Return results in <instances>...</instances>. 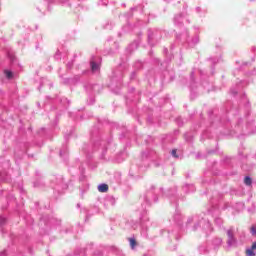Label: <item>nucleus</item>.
Returning <instances> with one entry per match:
<instances>
[{"mask_svg": "<svg viewBox=\"0 0 256 256\" xmlns=\"http://www.w3.org/2000/svg\"><path fill=\"white\" fill-rule=\"evenodd\" d=\"M98 191H99V193H107V191H109V185H107V184H100L98 186Z\"/></svg>", "mask_w": 256, "mask_h": 256, "instance_id": "nucleus-1", "label": "nucleus"}, {"mask_svg": "<svg viewBox=\"0 0 256 256\" xmlns=\"http://www.w3.org/2000/svg\"><path fill=\"white\" fill-rule=\"evenodd\" d=\"M90 65H91V69L93 72L99 71V69H100L99 64L95 63V61H91Z\"/></svg>", "mask_w": 256, "mask_h": 256, "instance_id": "nucleus-2", "label": "nucleus"}, {"mask_svg": "<svg viewBox=\"0 0 256 256\" xmlns=\"http://www.w3.org/2000/svg\"><path fill=\"white\" fill-rule=\"evenodd\" d=\"M244 183H245V185L251 186L252 183H253V180L251 179V177L246 176V177L244 178Z\"/></svg>", "mask_w": 256, "mask_h": 256, "instance_id": "nucleus-3", "label": "nucleus"}, {"mask_svg": "<svg viewBox=\"0 0 256 256\" xmlns=\"http://www.w3.org/2000/svg\"><path fill=\"white\" fill-rule=\"evenodd\" d=\"M255 249H253V247L251 246V248L250 249H247L246 250V256H255Z\"/></svg>", "mask_w": 256, "mask_h": 256, "instance_id": "nucleus-4", "label": "nucleus"}, {"mask_svg": "<svg viewBox=\"0 0 256 256\" xmlns=\"http://www.w3.org/2000/svg\"><path fill=\"white\" fill-rule=\"evenodd\" d=\"M4 75H6V78L8 79L13 78V72H11V70H4Z\"/></svg>", "mask_w": 256, "mask_h": 256, "instance_id": "nucleus-5", "label": "nucleus"}, {"mask_svg": "<svg viewBox=\"0 0 256 256\" xmlns=\"http://www.w3.org/2000/svg\"><path fill=\"white\" fill-rule=\"evenodd\" d=\"M130 245L131 247H135V245H137V242L135 241V239H130Z\"/></svg>", "mask_w": 256, "mask_h": 256, "instance_id": "nucleus-6", "label": "nucleus"}, {"mask_svg": "<svg viewBox=\"0 0 256 256\" xmlns=\"http://www.w3.org/2000/svg\"><path fill=\"white\" fill-rule=\"evenodd\" d=\"M251 233H252V235H256V228L255 227H251Z\"/></svg>", "mask_w": 256, "mask_h": 256, "instance_id": "nucleus-7", "label": "nucleus"}, {"mask_svg": "<svg viewBox=\"0 0 256 256\" xmlns=\"http://www.w3.org/2000/svg\"><path fill=\"white\" fill-rule=\"evenodd\" d=\"M172 155H173V157H179L178 155H177V150H172Z\"/></svg>", "mask_w": 256, "mask_h": 256, "instance_id": "nucleus-8", "label": "nucleus"}, {"mask_svg": "<svg viewBox=\"0 0 256 256\" xmlns=\"http://www.w3.org/2000/svg\"><path fill=\"white\" fill-rule=\"evenodd\" d=\"M228 235H231V232H228Z\"/></svg>", "mask_w": 256, "mask_h": 256, "instance_id": "nucleus-9", "label": "nucleus"}]
</instances>
